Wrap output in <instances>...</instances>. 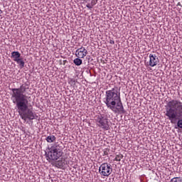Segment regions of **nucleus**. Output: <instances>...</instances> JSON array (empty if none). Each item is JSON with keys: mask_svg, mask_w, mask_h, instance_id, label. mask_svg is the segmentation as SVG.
Returning a JSON list of instances; mask_svg holds the SVG:
<instances>
[{"mask_svg": "<svg viewBox=\"0 0 182 182\" xmlns=\"http://www.w3.org/2000/svg\"><path fill=\"white\" fill-rule=\"evenodd\" d=\"M11 100L16 105L18 113L22 120H35L38 119L36 112L29 109V102H31V94L29 93V85L22 84L18 88L11 89Z\"/></svg>", "mask_w": 182, "mask_h": 182, "instance_id": "nucleus-1", "label": "nucleus"}, {"mask_svg": "<svg viewBox=\"0 0 182 182\" xmlns=\"http://www.w3.org/2000/svg\"><path fill=\"white\" fill-rule=\"evenodd\" d=\"M104 103L113 113H120L121 114L126 113L122 102V98L120 97V92L116 88H112V90L105 92Z\"/></svg>", "mask_w": 182, "mask_h": 182, "instance_id": "nucleus-2", "label": "nucleus"}, {"mask_svg": "<svg viewBox=\"0 0 182 182\" xmlns=\"http://www.w3.org/2000/svg\"><path fill=\"white\" fill-rule=\"evenodd\" d=\"M165 116L168 120L182 117V102L180 100H171L166 106Z\"/></svg>", "mask_w": 182, "mask_h": 182, "instance_id": "nucleus-3", "label": "nucleus"}, {"mask_svg": "<svg viewBox=\"0 0 182 182\" xmlns=\"http://www.w3.org/2000/svg\"><path fill=\"white\" fill-rule=\"evenodd\" d=\"M46 159L50 163V161H56L59 160L63 155V149L60 144L55 143L50 147L48 148V151H46Z\"/></svg>", "mask_w": 182, "mask_h": 182, "instance_id": "nucleus-4", "label": "nucleus"}, {"mask_svg": "<svg viewBox=\"0 0 182 182\" xmlns=\"http://www.w3.org/2000/svg\"><path fill=\"white\" fill-rule=\"evenodd\" d=\"M97 126L102 129L103 130H109L110 127L109 126V117L107 115H98L95 119Z\"/></svg>", "mask_w": 182, "mask_h": 182, "instance_id": "nucleus-5", "label": "nucleus"}, {"mask_svg": "<svg viewBox=\"0 0 182 182\" xmlns=\"http://www.w3.org/2000/svg\"><path fill=\"white\" fill-rule=\"evenodd\" d=\"M112 171L113 168H112V165L110 164H102L99 168L100 174L104 177H109V176L112 174Z\"/></svg>", "mask_w": 182, "mask_h": 182, "instance_id": "nucleus-6", "label": "nucleus"}, {"mask_svg": "<svg viewBox=\"0 0 182 182\" xmlns=\"http://www.w3.org/2000/svg\"><path fill=\"white\" fill-rule=\"evenodd\" d=\"M159 62L160 60H159V57H157L156 54H149V66L154 68V66H157V65H159Z\"/></svg>", "mask_w": 182, "mask_h": 182, "instance_id": "nucleus-7", "label": "nucleus"}, {"mask_svg": "<svg viewBox=\"0 0 182 182\" xmlns=\"http://www.w3.org/2000/svg\"><path fill=\"white\" fill-rule=\"evenodd\" d=\"M87 55V50L85 47L82 46L75 51V56L80 59H83L85 56Z\"/></svg>", "mask_w": 182, "mask_h": 182, "instance_id": "nucleus-8", "label": "nucleus"}, {"mask_svg": "<svg viewBox=\"0 0 182 182\" xmlns=\"http://www.w3.org/2000/svg\"><path fill=\"white\" fill-rule=\"evenodd\" d=\"M11 58L14 62H16V60L21 59V53L18 51H13L11 53Z\"/></svg>", "mask_w": 182, "mask_h": 182, "instance_id": "nucleus-9", "label": "nucleus"}, {"mask_svg": "<svg viewBox=\"0 0 182 182\" xmlns=\"http://www.w3.org/2000/svg\"><path fill=\"white\" fill-rule=\"evenodd\" d=\"M171 123H174V122H176V120H178L177 122V127L179 129H182V117H176L174 118L173 119H169Z\"/></svg>", "mask_w": 182, "mask_h": 182, "instance_id": "nucleus-10", "label": "nucleus"}, {"mask_svg": "<svg viewBox=\"0 0 182 182\" xmlns=\"http://www.w3.org/2000/svg\"><path fill=\"white\" fill-rule=\"evenodd\" d=\"M47 143H55L56 141V136L55 135L50 134L46 138Z\"/></svg>", "mask_w": 182, "mask_h": 182, "instance_id": "nucleus-11", "label": "nucleus"}, {"mask_svg": "<svg viewBox=\"0 0 182 182\" xmlns=\"http://www.w3.org/2000/svg\"><path fill=\"white\" fill-rule=\"evenodd\" d=\"M55 167H57V168H62L65 166V163L62 160H58V161L54 163Z\"/></svg>", "mask_w": 182, "mask_h": 182, "instance_id": "nucleus-12", "label": "nucleus"}, {"mask_svg": "<svg viewBox=\"0 0 182 182\" xmlns=\"http://www.w3.org/2000/svg\"><path fill=\"white\" fill-rule=\"evenodd\" d=\"M17 65H19L21 69H23V68H25V61L23 60V58H20L18 60H16Z\"/></svg>", "mask_w": 182, "mask_h": 182, "instance_id": "nucleus-13", "label": "nucleus"}, {"mask_svg": "<svg viewBox=\"0 0 182 182\" xmlns=\"http://www.w3.org/2000/svg\"><path fill=\"white\" fill-rule=\"evenodd\" d=\"M73 63H75L76 66H80V65L83 63V60H82V59L77 57V58L73 60Z\"/></svg>", "mask_w": 182, "mask_h": 182, "instance_id": "nucleus-14", "label": "nucleus"}, {"mask_svg": "<svg viewBox=\"0 0 182 182\" xmlns=\"http://www.w3.org/2000/svg\"><path fill=\"white\" fill-rule=\"evenodd\" d=\"M122 159H123V154H120L116 156L114 160L115 161H121Z\"/></svg>", "mask_w": 182, "mask_h": 182, "instance_id": "nucleus-15", "label": "nucleus"}, {"mask_svg": "<svg viewBox=\"0 0 182 182\" xmlns=\"http://www.w3.org/2000/svg\"><path fill=\"white\" fill-rule=\"evenodd\" d=\"M180 177H174L172 179H171L170 182H182V179H179Z\"/></svg>", "mask_w": 182, "mask_h": 182, "instance_id": "nucleus-16", "label": "nucleus"}, {"mask_svg": "<svg viewBox=\"0 0 182 182\" xmlns=\"http://www.w3.org/2000/svg\"><path fill=\"white\" fill-rule=\"evenodd\" d=\"M90 4H91L93 6L97 4V0H87Z\"/></svg>", "mask_w": 182, "mask_h": 182, "instance_id": "nucleus-17", "label": "nucleus"}, {"mask_svg": "<svg viewBox=\"0 0 182 182\" xmlns=\"http://www.w3.org/2000/svg\"><path fill=\"white\" fill-rule=\"evenodd\" d=\"M86 6H87V8H88V9H92V8H93V6L88 1H87Z\"/></svg>", "mask_w": 182, "mask_h": 182, "instance_id": "nucleus-18", "label": "nucleus"}, {"mask_svg": "<svg viewBox=\"0 0 182 182\" xmlns=\"http://www.w3.org/2000/svg\"><path fill=\"white\" fill-rule=\"evenodd\" d=\"M69 83H71V85H76V81L73 79H70Z\"/></svg>", "mask_w": 182, "mask_h": 182, "instance_id": "nucleus-19", "label": "nucleus"}, {"mask_svg": "<svg viewBox=\"0 0 182 182\" xmlns=\"http://www.w3.org/2000/svg\"><path fill=\"white\" fill-rule=\"evenodd\" d=\"M109 43H110L111 45H114V41L110 40V41H109Z\"/></svg>", "mask_w": 182, "mask_h": 182, "instance_id": "nucleus-20", "label": "nucleus"}, {"mask_svg": "<svg viewBox=\"0 0 182 182\" xmlns=\"http://www.w3.org/2000/svg\"><path fill=\"white\" fill-rule=\"evenodd\" d=\"M0 14H2V10L0 9Z\"/></svg>", "mask_w": 182, "mask_h": 182, "instance_id": "nucleus-21", "label": "nucleus"}]
</instances>
